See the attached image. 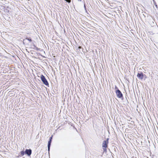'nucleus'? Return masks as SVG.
<instances>
[{"instance_id":"nucleus-9","label":"nucleus","mask_w":158,"mask_h":158,"mask_svg":"<svg viewBox=\"0 0 158 158\" xmlns=\"http://www.w3.org/2000/svg\"><path fill=\"white\" fill-rule=\"evenodd\" d=\"M67 2L69 3L71 2V0H65Z\"/></svg>"},{"instance_id":"nucleus-3","label":"nucleus","mask_w":158,"mask_h":158,"mask_svg":"<svg viewBox=\"0 0 158 158\" xmlns=\"http://www.w3.org/2000/svg\"><path fill=\"white\" fill-rule=\"evenodd\" d=\"M116 93L118 98H121L123 97V94L119 90H117L116 92Z\"/></svg>"},{"instance_id":"nucleus-11","label":"nucleus","mask_w":158,"mask_h":158,"mask_svg":"<svg viewBox=\"0 0 158 158\" xmlns=\"http://www.w3.org/2000/svg\"><path fill=\"white\" fill-rule=\"evenodd\" d=\"M115 89H117V87L116 86H115Z\"/></svg>"},{"instance_id":"nucleus-5","label":"nucleus","mask_w":158,"mask_h":158,"mask_svg":"<svg viewBox=\"0 0 158 158\" xmlns=\"http://www.w3.org/2000/svg\"><path fill=\"white\" fill-rule=\"evenodd\" d=\"M25 153L28 156L31 155V149H26L25 151Z\"/></svg>"},{"instance_id":"nucleus-2","label":"nucleus","mask_w":158,"mask_h":158,"mask_svg":"<svg viewBox=\"0 0 158 158\" xmlns=\"http://www.w3.org/2000/svg\"><path fill=\"white\" fill-rule=\"evenodd\" d=\"M108 140L109 139L107 138L106 140L104 141L103 142L102 146L104 150H105V148H106L107 147V145L108 143Z\"/></svg>"},{"instance_id":"nucleus-6","label":"nucleus","mask_w":158,"mask_h":158,"mask_svg":"<svg viewBox=\"0 0 158 158\" xmlns=\"http://www.w3.org/2000/svg\"><path fill=\"white\" fill-rule=\"evenodd\" d=\"M51 142L52 140H51V139H49V140L48 143V152H49L50 151V147Z\"/></svg>"},{"instance_id":"nucleus-1","label":"nucleus","mask_w":158,"mask_h":158,"mask_svg":"<svg viewBox=\"0 0 158 158\" xmlns=\"http://www.w3.org/2000/svg\"><path fill=\"white\" fill-rule=\"evenodd\" d=\"M41 79L44 84L46 85H48V83L44 76L43 75H41Z\"/></svg>"},{"instance_id":"nucleus-4","label":"nucleus","mask_w":158,"mask_h":158,"mask_svg":"<svg viewBox=\"0 0 158 158\" xmlns=\"http://www.w3.org/2000/svg\"><path fill=\"white\" fill-rule=\"evenodd\" d=\"M144 76L146 78V75H143L142 73H138L137 75V77L140 79H142Z\"/></svg>"},{"instance_id":"nucleus-8","label":"nucleus","mask_w":158,"mask_h":158,"mask_svg":"<svg viewBox=\"0 0 158 158\" xmlns=\"http://www.w3.org/2000/svg\"><path fill=\"white\" fill-rule=\"evenodd\" d=\"M26 39L29 40L30 42H31L32 41L31 40L30 38H26Z\"/></svg>"},{"instance_id":"nucleus-10","label":"nucleus","mask_w":158,"mask_h":158,"mask_svg":"<svg viewBox=\"0 0 158 158\" xmlns=\"http://www.w3.org/2000/svg\"><path fill=\"white\" fill-rule=\"evenodd\" d=\"M52 136L51 137H50V139H51V140H52Z\"/></svg>"},{"instance_id":"nucleus-7","label":"nucleus","mask_w":158,"mask_h":158,"mask_svg":"<svg viewBox=\"0 0 158 158\" xmlns=\"http://www.w3.org/2000/svg\"><path fill=\"white\" fill-rule=\"evenodd\" d=\"M21 154L22 156H23V155H24V152L23 151H22L21 152Z\"/></svg>"}]
</instances>
